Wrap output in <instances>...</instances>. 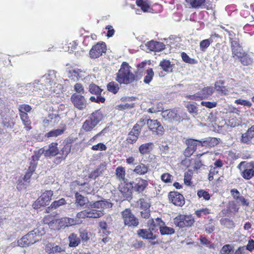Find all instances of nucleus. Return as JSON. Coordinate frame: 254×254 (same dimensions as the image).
Returning <instances> with one entry per match:
<instances>
[{
    "label": "nucleus",
    "instance_id": "0eeeda50",
    "mask_svg": "<svg viewBox=\"0 0 254 254\" xmlns=\"http://www.w3.org/2000/svg\"><path fill=\"white\" fill-rule=\"evenodd\" d=\"M241 176L246 180H250L254 176V161L241 162L238 166Z\"/></svg>",
    "mask_w": 254,
    "mask_h": 254
},
{
    "label": "nucleus",
    "instance_id": "a18cd8bd",
    "mask_svg": "<svg viewBox=\"0 0 254 254\" xmlns=\"http://www.w3.org/2000/svg\"><path fill=\"white\" fill-rule=\"evenodd\" d=\"M154 76V72L152 68L148 69L146 70V75L145 76L144 78V82L145 83H149L152 80Z\"/></svg>",
    "mask_w": 254,
    "mask_h": 254
},
{
    "label": "nucleus",
    "instance_id": "b1692460",
    "mask_svg": "<svg viewBox=\"0 0 254 254\" xmlns=\"http://www.w3.org/2000/svg\"><path fill=\"white\" fill-rule=\"evenodd\" d=\"M152 231L150 228L148 229H140L138 230L137 234L142 239L153 240L156 239V235H154Z\"/></svg>",
    "mask_w": 254,
    "mask_h": 254
},
{
    "label": "nucleus",
    "instance_id": "680f3d73",
    "mask_svg": "<svg viewBox=\"0 0 254 254\" xmlns=\"http://www.w3.org/2000/svg\"><path fill=\"white\" fill-rule=\"evenodd\" d=\"M31 110V107L28 105H21L19 107V111L21 114L27 113Z\"/></svg>",
    "mask_w": 254,
    "mask_h": 254
},
{
    "label": "nucleus",
    "instance_id": "3c124183",
    "mask_svg": "<svg viewBox=\"0 0 254 254\" xmlns=\"http://www.w3.org/2000/svg\"><path fill=\"white\" fill-rule=\"evenodd\" d=\"M66 203L65 200L62 198L58 200L54 201L51 205V208L57 209L59 207L65 204Z\"/></svg>",
    "mask_w": 254,
    "mask_h": 254
},
{
    "label": "nucleus",
    "instance_id": "a211bd4d",
    "mask_svg": "<svg viewBox=\"0 0 254 254\" xmlns=\"http://www.w3.org/2000/svg\"><path fill=\"white\" fill-rule=\"evenodd\" d=\"M145 47L149 51L160 52L165 48V45L161 42L151 41L145 44Z\"/></svg>",
    "mask_w": 254,
    "mask_h": 254
},
{
    "label": "nucleus",
    "instance_id": "f8f14e48",
    "mask_svg": "<svg viewBox=\"0 0 254 254\" xmlns=\"http://www.w3.org/2000/svg\"><path fill=\"white\" fill-rule=\"evenodd\" d=\"M214 92L213 87L207 86L203 88L200 92L191 95H189V99L198 100L203 98H207Z\"/></svg>",
    "mask_w": 254,
    "mask_h": 254
},
{
    "label": "nucleus",
    "instance_id": "c9c22d12",
    "mask_svg": "<svg viewBox=\"0 0 254 254\" xmlns=\"http://www.w3.org/2000/svg\"><path fill=\"white\" fill-rule=\"evenodd\" d=\"M57 80H56L52 85V87L50 90L51 94H52V93H54L57 94H59L61 92H63V85L61 84L57 83Z\"/></svg>",
    "mask_w": 254,
    "mask_h": 254
},
{
    "label": "nucleus",
    "instance_id": "aec40b11",
    "mask_svg": "<svg viewBox=\"0 0 254 254\" xmlns=\"http://www.w3.org/2000/svg\"><path fill=\"white\" fill-rule=\"evenodd\" d=\"M60 151L58 148V143L53 142L51 143L48 148H44V155L45 157H53L58 155Z\"/></svg>",
    "mask_w": 254,
    "mask_h": 254
},
{
    "label": "nucleus",
    "instance_id": "2eb2a0df",
    "mask_svg": "<svg viewBox=\"0 0 254 254\" xmlns=\"http://www.w3.org/2000/svg\"><path fill=\"white\" fill-rule=\"evenodd\" d=\"M163 118L169 122L180 121L181 118L178 115L177 111L174 110H166L162 112Z\"/></svg>",
    "mask_w": 254,
    "mask_h": 254
},
{
    "label": "nucleus",
    "instance_id": "8fccbe9b",
    "mask_svg": "<svg viewBox=\"0 0 254 254\" xmlns=\"http://www.w3.org/2000/svg\"><path fill=\"white\" fill-rule=\"evenodd\" d=\"M138 202H139L140 207L141 209H149L150 205L148 199L140 198Z\"/></svg>",
    "mask_w": 254,
    "mask_h": 254
},
{
    "label": "nucleus",
    "instance_id": "c85d7f7f",
    "mask_svg": "<svg viewBox=\"0 0 254 254\" xmlns=\"http://www.w3.org/2000/svg\"><path fill=\"white\" fill-rule=\"evenodd\" d=\"M69 246L70 247H75L80 243V239L77 234L72 233L68 237Z\"/></svg>",
    "mask_w": 254,
    "mask_h": 254
},
{
    "label": "nucleus",
    "instance_id": "bf43d9fd",
    "mask_svg": "<svg viewBox=\"0 0 254 254\" xmlns=\"http://www.w3.org/2000/svg\"><path fill=\"white\" fill-rule=\"evenodd\" d=\"M201 105L207 108L212 109L216 107L217 103L216 102L202 101Z\"/></svg>",
    "mask_w": 254,
    "mask_h": 254
},
{
    "label": "nucleus",
    "instance_id": "393cba45",
    "mask_svg": "<svg viewBox=\"0 0 254 254\" xmlns=\"http://www.w3.org/2000/svg\"><path fill=\"white\" fill-rule=\"evenodd\" d=\"M46 251L48 254H61L64 252L61 247L53 243H49L46 245Z\"/></svg>",
    "mask_w": 254,
    "mask_h": 254
},
{
    "label": "nucleus",
    "instance_id": "c03bdc74",
    "mask_svg": "<svg viewBox=\"0 0 254 254\" xmlns=\"http://www.w3.org/2000/svg\"><path fill=\"white\" fill-rule=\"evenodd\" d=\"M232 53L233 57H237L238 59H239L242 55H244L245 52L243 51L242 48L240 47L236 48H232Z\"/></svg>",
    "mask_w": 254,
    "mask_h": 254
},
{
    "label": "nucleus",
    "instance_id": "e2e57ef3",
    "mask_svg": "<svg viewBox=\"0 0 254 254\" xmlns=\"http://www.w3.org/2000/svg\"><path fill=\"white\" fill-rule=\"evenodd\" d=\"M187 108L190 113L194 114V115H197V109L195 105L190 104H188Z\"/></svg>",
    "mask_w": 254,
    "mask_h": 254
},
{
    "label": "nucleus",
    "instance_id": "a878e982",
    "mask_svg": "<svg viewBox=\"0 0 254 254\" xmlns=\"http://www.w3.org/2000/svg\"><path fill=\"white\" fill-rule=\"evenodd\" d=\"M137 182L134 186V189L138 192H142L147 187L148 183L147 180L142 179L140 178L136 179Z\"/></svg>",
    "mask_w": 254,
    "mask_h": 254
},
{
    "label": "nucleus",
    "instance_id": "6e6552de",
    "mask_svg": "<svg viewBox=\"0 0 254 254\" xmlns=\"http://www.w3.org/2000/svg\"><path fill=\"white\" fill-rule=\"evenodd\" d=\"M121 213L125 225L129 227H136L138 225V219L132 213L130 209L127 208Z\"/></svg>",
    "mask_w": 254,
    "mask_h": 254
},
{
    "label": "nucleus",
    "instance_id": "58836bf2",
    "mask_svg": "<svg viewBox=\"0 0 254 254\" xmlns=\"http://www.w3.org/2000/svg\"><path fill=\"white\" fill-rule=\"evenodd\" d=\"M213 42L212 38L203 40L200 42L199 46L201 51H205L206 49L210 46V44Z\"/></svg>",
    "mask_w": 254,
    "mask_h": 254
},
{
    "label": "nucleus",
    "instance_id": "dca6fc26",
    "mask_svg": "<svg viewBox=\"0 0 254 254\" xmlns=\"http://www.w3.org/2000/svg\"><path fill=\"white\" fill-rule=\"evenodd\" d=\"M147 125L150 130L155 132L157 134L162 135L163 134L164 128L157 120L148 119L147 121Z\"/></svg>",
    "mask_w": 254,
    "mask_h": 254
},
{
    "label": "nucleus",
    "instance_id": "de8ad7c7",
    "mask_svg": "<svg viewBox=\"0 0 254 254\" xmlns=\"http://www.w3.org/2000/svg\"><path fill=\"white\" fill-rule=\"evenodd\" d=\"M181 57L183 61L186 63L190 64H195L197 63V61L195 59L190 58L189 56L185 52H183L181 54Z\"/></svg>",
    "mask_w": 254,
    "mask_h": 254
},
{
    "label": "nucleus",
    "instance_id": "4be33fe9",
    "mask_svg": "<svg viewBox=\"0 0 254 254\" xmlns=\"http://www.w3.org/2000/svg\"><path fill=\"white\" fill-rule=\"evenodd\" d=\"M150 171L149 166L142 163L138 164L133 170L134 173L140 176L146 175Z\"/></svg>",
    "mask_w": 254,
    "mask_h": 254
},
{
    "label": "nucleus",
    "instance_id": "72a5a7b5",
    "mask_svg": "<svg viewBox=\"0 0 254 254\" xmlns=\"http://www.w3.org/2000/svg\"><path fill=\"white\" fill-rule=\"evenodd\" d=\"M75 197L76 198L75 204L77 205L82 206L88 202V199L86 197H84L78 192L75 193Z\"/></svg>",
    "mask_w": 254,
    "mask_h": 254
},
{
    "label": "nucleus",
    "instance_id": "9b49d317",
    "mask_svg": "<svg viewBox=\"0 0 254 254\" xmlns=\"http://www.w3.org/2000/svg\"><path fill=\"white\" fill-rule=\"evenodd\" d=\"M106 51V46L105 43H98L94 45L89 52L90 57L92 59L99 58L103 53Z\"/></svg>",
    "mask_w": 254,
    "mask_h": 254
},
{
    "label": "nucleus",
    "instance_id": "423d86ee",
    "mask_svg": "<svg viewBox=\"0 0 254 254\" xmlns=\"http://www.w3.org/2000/svg\"><path fill=\"white\" fill-rule=\"evenodd\" d=\"M101 112L97 111L93 113L83 123L82 128L85 131H91L102 120Z\"/></svg>",
    "mask_w": 254,
    "mask_h": 254
},
{
    "label": "nucleus",
    "instance_id": "79ce46f5",
    "mask_svg": "<svg viewBox=\"0 0 254 254\" xmlns=\"http://www.w3.org/2000/svg\"><path fill=\"white\" fill-rule=\"evenodd\" d=\"M64 129H57L55 130H51L48 132L46 134V136L47 137H57L58 136L61 135L64 131Z\"/></svg>",
    "mask_w": 254,
    "mask_h": 254
},
{
    "label": "nucleus",
    "instance_id": "5701e85b",
    "mask_svg": "<svg viewBox=\"0 0 254 254\" xmlns=\"http://www.w3.org/2000/svg\"><path fill=\"white\" fill-rule=\"evenodd\" d=\"M220 142V139L216 137H208L200 140L199 143L202 146L211 147L217 145Z\"/></svg>",
    "mask_w": 254,
    "mask_h": 254
},
{
    "label": "nucleus",
    "instance_id": "69168bd1",
    "mask_svg": "<svg viewBox=\"0 0 254 254\" xmlns=\"http://www.w3.org/2000/svg\"><path fill=\"white\" fill-rule=\"evenodd\" d=\"M229 209L231 211L237 212L239 209V207L234 201L229 202Z\"/></svg>",
    "mask_w": 254,
    "mask_h": 254
},
{
    "label": "nucleus",
    "instance_id": "774afa93",
    "mask_svg": "<svg viewBox=\"0 0 254 254\" xmlns=\"http://www.w3.org/2000/svg\"><path fill=\"white\" fill-rule=\"evenodd\" d=\"M74 90L79 93H84V89L82 85L80 83H76L74 85Z\"/></svg>",
    "mask_w": 254,
    "mask_h": 254
},
{
    "label": "nucleus",
    "instance_id": "7ed1b4c3",
    "mask_svg": "<svg viewBox=\"0 0 254 254\" xmlns=\"http://www.w3.org/2000/svg\"><path fill=\"white\" fill-rule=\"evenodd\" d=\"M45 233L43 228L39 227L29 232L18 241V245L20 247H28L39 241L41 236Z\"/></svg>",
    "mask_w": 254,
    "mask_h": 254
},
{
    "label": "nucleus",
    "instance_id": "5fc2aeb1",
    "mask_svg": "<svg viewBox=\"0 0 254 254\" xmlns=\"http://www.w3.org/2000/svg\"><path fill=\"white\" fill-rule=\"evenodd\" d=\"M210 213V210L207 208H202L195 212V214L197 217H201L202 215H206Z\"/></svg>",
    "mask_w": 254,
    "mask_h": 254
},
{
    "label": "nucleus",
    "instance_id": "c756f323",
    "mask_svg": "<svg viewBox=\"0 0 254 254\" xmlns=\"http://www.w3.org/2000/svg\"><path fill=\"white\" fill-rule=\"evenodd\" d=\"M239 59L241 64L244 66L251 65L253 63V59L246 52Z\"/></svg>",
    "mask_w": 254,
    "mask_h": 254
},
{
    "label": "nucleus",
    "instance_id": "f3484780",
    "mask_svg": "<svg viewBox=\"0 0 254 254\" xmlns=\"http://www.w3.org/2000/svg\"><path fill=\"white\" fill-rule=\"evenodd\" d=\"M140 127L138 125L136 124L131 130L129 132L128 136L127 138V142L129 144H132L135 142L139 135L140 131Z\"/></svg>",
    "mask_w": 254,
    "mask_h": 254
},
{
    "label": "nucleus",
    "instance_id": "864d4df0",
    "mask_svg": "<svg viewBox=\"0 0 254 254\" xmlns=\"http://www.w3.org/2000/svg\"><path fill=\"white\" fill-rule=\"evenodd\" d=\"M44 154V148H42L35 152L34 155L32 156V162H36L39 160L40 156L42 154Z\"/></svg>",
    "mask_w": 254,
    "mask_h": 254
},
{
    "label": "nucleus",
    "instance_id": "412c9836",
    "mask_svg": "<svg viewBox=\"0 0 254 254\" xmlns=\"http://www.w3.org/2000/svg\"><path fill=\"white\" fill-rule=\"evenodd\" d=\"M70 146L66 145L62 148L58 154L60 156H57L55 159L54 162L57 164H60L63 160H64L69 153L70 152Z\"/></svg>",
    "mask_w": 254,
    "mask_h": 254
},
{
    "label": "nucleus",
    "instance_id": "37998d69",
    "mask_svg": "<svg viewBox=\"0 0 254 254\" xmlns=\"http://www.w3.org/2000/svg\"><path fill=\"white\" fill-rule=\"evenodd\" d=\"M102 90L94 84H91L89 85V91L91 94L97 95H100Z\"/></svg>",
    "mask_w": 254,
    "mask_h": 254
},
{
    "label": "nucleus",
    "instance_id": "603ef678",
    "mask_svg": "<svg viewBox=\"0 0 254 254\" xmlns=\"http://www.w3.org/2000/svg\"><path fill=\"white\" fill-rule=\"evenodd\" d=\"M235 103L237 105H243L249 108H250L252 105V103L250 101L242 99H236L235 101Z\"/></svg>",
    "mask_w": 254,
    "mask_h": 254
},
{
    "label": "nucleus",
    "instance_id": "052dcab7",
    "mask_svg": "<svg viewBox=\"0 0 254 254\" xmlns=\"http://www.w3.org/2000/svg\"><path fill=\"white\" fill-rule=\"evenodd\" d=\"M85 218H88L87 209H85L77 213L76 214V218L75 219H77L79 220H81L80 219H84Z\"/></svg>",
    "mask_w": 254,
    "mask_h": 254
},
{
    "label": "nucleus",
    "instance_id": "6ab92c4d",
    "mask_svg": "<svg viewBox=\"0 0 254 254\" xmlns=\"http://www.w3.org/2000/svg\"><path fill=\"white\" fill-rule=\"evenodd\" d=\"M254 138V125L250 127L246 132L242 134L241 139V142L247 144L251 143L253 138Z\"/></svg>",
    "mask_w": 254,
    "mask_h": 254
},
{
    "label": "nucleus",
    "instance_id": "a19ab883",
    "mask_svg": "<svg viewBox=\"0 0 254 254\" xmlns=\"http://www.w3.org/2000/svg\"><path fill=\"white\" fill-rule=\"evenodd\" d=\"M161 235H171L174 233L175 231L173 228L168 227L164 225L161 226L159 229Z\"/></svg>",
    "mask_w": 254,
    "mask_h": 254
},
{
    "label": "nucleus",
    "instance_id": "39448f33",
    "mask_svg": "<svg viewBox=\"0 0 254 254\" xmlns=\"http://www.w3.org/2000/svg\"><path fill=\"white\" fill-rule=\"evenodd\" d=\"M51 218L49 215L46 216L43 219V221L45 223H48L50 226H52L54 224L56 226L57 229H61L72 226L73 225L81 224V220H79L77 219H74L69 217H63L59 219H55L50 221L49 222V218Z\"/></svg>",
    "mask_w": 254,
    "mask_h": 254
},
{
    "label": "nucleus",
    "instance_id": "e433bc0d",
    "mask_svg": "<svg viewBox=\"0 0 254 254\" xmlns=\"http://www.w3.org/2000/svg\"><path fill=\"white\" fill-rule=\"evenodd\" d=\"M234 249L232 245H224L220 250L221 254H234Z\"/></svg>",
    "mask_w": 254,
    "mask_h": 254
},
{
    "label": "nucleus",
    "instance_id": "bb28decb",
    "mask_svg": "<svg viewBox=\"0 0 254 254\" xmlns=\"http://www.w3.org/2000/svg\"><path fill=\"white\" fill-rule=\"evenodd\" d=\"M148 224L152 231H155L160 229L161 226L164 225L165 223L160 218H157L155 220L152 219L148 221Z\"/></svg>",
    "mask_w": 254,
    "mask_h": 254
},
{
    "label": "nucleus",
    "instance_id": "f704fd0d",
    "mask_svg": "<svg viewBox=\"0 0 254 254\" xmlns=\"http://www.w3.org/2000/svg\"><path fill=\"white\" fill-rule=\"evenodd\" d=\"M21 119L25 126V128L27 130H30L31 128V121L29 119L28 115L27 113L20 114Z\"/></svg>",
    "mask_w": 254,
    "mask_h": 254
},
{
    "label": "nucleus",
    "instance_id": "cd10ccee",
    "mask_svg": "<svg viewBox=\"0 0 254 254\" xmlns=\"http://www.w3.org/2000/svg\"><path fill=\"white\" fill-rule=\"evenodd\" d=\"M115 172L117 179L120 181L121 183H125L126 182L125 179L126 170L125 168L122 166H119L116 168Z\"/></svg>",
    "mask_w": 254,
    "mask_h": 254
},
{
    "label": "nucleus",
    "instance_id": "4d7b16f0",
    "mask_svg": "<svg viewBox=\"0 0 254 254\" xmlns=\"http://www.w3.org/2000/svg\"><path fill=\"white\" fill-rule=\"evenodd\" d=\"M91 149L94 151H105L107 149V147L103 143H99L96 145H93Z\"/></svg>",
    "mask_w": 254,
    "mask_h": 254
},
{
    "label": "nucleus",
    "instance_id": "0e129e2a",
    "mask_svg": "<svg viewBox=\"0 0 254 254\" xmlns=\"http://www.w3.org/2000/svg\"><path fill=\"white\" fill-rule=\"evenodd\" d=\"M218 171L215 167H211L208 175V180L210 181L213 179V176L215 174L218 173Z\"/></svg>",
    "mask_w": 254,
    "mask_h": 254
},
{
    "label": "nucleus",
    "instance_id": "4468645a",
    "mask_svg": "<svg viewBox=\"0 0 254 254\" xmlns=\"http://www.w3.org/2000/svg\"><path fill=\"white\" fill-rule=\"evenodd\" d=\"M71 101L74 107L79 110H82L86 107V101L82 95L73 94L71 97Z\"/></svg>",
    "mask_w": 254,
    "mask_h": 254
},
{
    "label": "nucleus",
    "instance_id": "9d476101",
    "mask_svg": "<svg viewBox=\"0 0 254 254\" xmlns=\"http://www.w3.org/2000/svg\"><path fill=\"white\" fill-rule=\"evenodd\" d=\"M194 221L191 216L181 215L174 219V224L181 228L191 226Z\"/></svg>",
    "mask_w": 254,
    "mask_h": 254
},
{
    "label": "nucleus",
    "instance_id": "4c0bfd02",
    "mask_svg": "<svg viewBox=\"0 0 254 254\" xmlns=\"http://www.w3.org/2000/svg\"><path fill=\"white\" fill-rule=\"evenodd\" d=\"M107 87L109 92L114 94H116L119 90V84L114 82H109L107 84Z\"/></svg>",
    "mask_w": 254,
    "mask_h": 254
},
{
    "label": "nucleus",
    "instance_id": "20e7f679",
    "mask_svg": "<svg viewBox=\"0 0 254 254\" xmlns=\"http://www.w3.org/2000/svg\"><path fill=\"white\" fill-rule=\"evenodd\" d=\"M131 66L126 62H123L117 73L116 80L120 84H127L135 80V75L131 71Z\"/></svg>",
    "mask_w": 254,
    "mask_h": 254
},
{
    "label": "nucleus",
    "instance_id": "49530a36",
    "mask_svg": "<svg viewBox=\"0 0 254 254\" xmlns=\"http://www.w3.org/2000/svg\"><path fill=\"white\" fill-rule=\"evenodd\" d=\"M199 141L197 140L190 139L187 140L186 143L190 149L195 151L196 149L197 142H199Z\"/></svg>",
    "mask_w": 254,
    "mask_h": 254
},
{
    "label": "nucleus",
    "instance_id": "ddd939ff",
    "mask_svg": "<svg viewBox=\"0 0 254 254\" xmlns=\"http://www.w3.org/2000/svg\"><path fill=\"white\" fill-rule=\"evenodd\" d=\"M169 201L176 206H182L185 204L184 196L177 192L171 191L168 195Z\"/></svg>",
    "mask_w": 254,
    "mask_h": 254
},
{
    "label": "nucleus",
    "instance_id": "2f4dec72",
    "mask_svg": "<svg viewBox=\"0 0 254 254\" xmlns=\"http://www.w3.org/2000/svg\"><path fill=\"white\" fill-rule=\"evenodd\" d=\"M153 146L151 142L143 144L139 146V152L142 155L147 154L152 149Z\"/></svg>",
    "mask_w": 254,
    "mask_h": 254
},
{
    "label": "nucleus",
    "instance_id": "ea45409f",
    "mask_svg": "<svg viewBox=\"0 0 254 254\" xmlns=\"http://www.w3.org/2000/svg\"><path fill=\"white\" fill-rule=\"evenodd\" d=\"M136 4L138 6L141 8L143 11H149V9L150 8L149 5L146 1H144L143 0H136Z\"/></svg>",
    "mask_w": 254,
    "mask_h": 254
},
{
    "label": "nucleus",
    "instance_id": "338daca9",
    "mask_svg": "<svg viewBox=\"0 0 254 254\" xmlns=\"http://www.w3.org/2000/svg\"><path fill=\"white\" fill-rule=\"evenodd\" d=\"M191 176L189 173H185L184 176V183L187 186L190 185Z\"/></svg>",
    "mask_w": 254,
    "mask_h": 254
},
{
    "label": "nucleus",
    "instance_id": "1a4fd4ad",
    "mask_svg": "<svg viewBox=\"0 0 254 254\" xmlns=\"http://www.w3.org/2000/svg\"><path fill=\"white\" fill-rule=\"evenodd\" d=\"M53 194V191L51 190H47L43 193L40 197L33 203V208L38 209L41 206L48 205Z\"/></svg>",
    "mask_w": 254,
    "mask_h": 254
},
{
    "label": "nucleus",
    "instance_id": "f03ea898",
    "mask_svg": "<svg viewBox=\"0 0 254 254\" xmlns=\"http://www.w3.org/2000/svg\"><path fill=\"white\" fill-rule=\"evenodd\" d=\"M113 204L107 200H101L89 204L91 209H87L88 218H98L104 215V210L110 208Z\"/></svg>",
    "mask_w": 254,
    "mask_h": 254
},
{
    "label": "nucleus",
    "instance_id": "13d9d810",
    "mask_svg": "<svg viewBox=\"0 0 254 254\" xmlns=\"http://www.w3.org/2000/svg\"><path fill=\"white\" fill-rule=\"evenodd\" d=\"M172 176L168 173H164L161 176V180L166 183H171L172 182Z\"/></svg>",
    "mask_w": 254,
    "mask_h": 254
},
{
    "label": "nucleus",
    "instance_id": "7c9ffc66",
    "mask_svg": "<svg viewBox=\"0 0 254 254\" xmlns=\"http://www.w3.org/2000/svg\"><path fill=\"white\" fill-rule=\"evenodd\" d=\"M59 118V117L58 115H50L44 120L43 123L45 126H54L57 120H58Z\"/></svg>",
    "mask_w": 254,
    "mask_h": 254
},
{
    "label": "nucleus",
    "instance_id": "473e14b6",
    "mask_svg": "<svg viewBox=\"0 0 254 254\" xmlns=\"http://www.w3.org/2000/svg\"><path fill=\"white\" fill-rule=\"evenodd\" d=\"M159 66L165 71L170 72L173 70V65L169 60H163L160 63Z\"/></svg>",
    "mask_w": 254,
    "mask_h": 254
},
{
    "label": "nucleus",
    "instance_id": "09e8293b",
    "mask_svg": "<svg viewBox=\"0 0 254 254\" xmlns=\"http://www.w3.org/2000/svg\"><path fill=\"white\" fill-rule=\"evenodd\" d=\"M205 0H186V2L189 3L192 7H198L201 6Z\"/></svg>",
    "mask_w": 254,
    "mask_h": 254
},
{
    "label": "nucleus",
    "instance_id": "6e6d98bb",
    "mask_svg": "<svg viewBox=\"0 0 254 254\" xmlns=\"http://www.w3.org/2000/svg\"><path fill=\"white\" fill-rule=\"evenodd\" d=\"M197 194L199 197H203L205 200H208L210 199L209 194L204 190H198Z\"/></svg>",
    "mask_w": 254,
    "mask_h": 254
},
{
    "label": "nucleus",
    "instance_id": "f257e3e1",
    "mask_svg": "<svg viewBox=\"0 0 254 254\" xmlns=\"http://www.w3.org/2000/svg\"><path fill=\"white\" fill-rule=\"evenodd\" d=\"M57 80L56 73L54 70H50L39 79L33 82L23 84L20 86L22 90H25V94L29 96L46 97L51 94L50 90L52 85Z\"/></svg>",
    "mask_w": 254,
    "mask_h": 254
}]
</instances>
